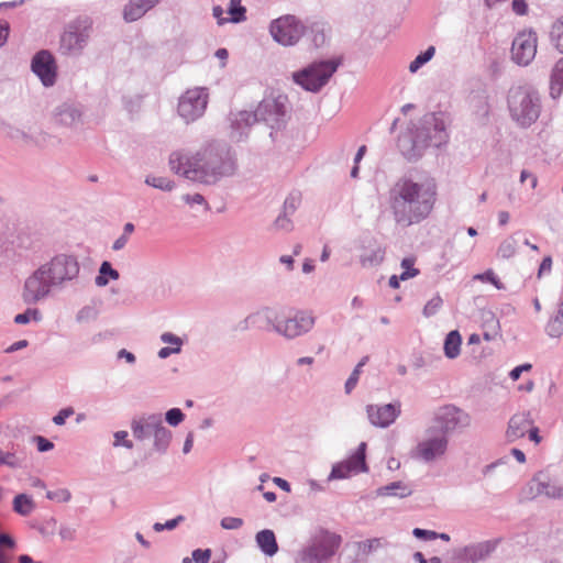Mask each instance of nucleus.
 I'll use <instances>...</instances> for the list:
<instances>
[{
  "label": "nucleus",
  "instance_id": "18",
  "mask_svg": "<svg viewBox=\"0 0 563 563\" xmlns=\"http://www.w3.org/2000/svg\"><path fill=\"white\" fill-rule=\"evenodd\" d=\"M365 451L366 443H360L358 448L356 449L353 455H351L347 460L339 462L332 466L328 479H344L347 478L351 474L366 472L367 465L365 462Z\"/></svg>",
  "mask_w": 563,
  "mask_h": 563
},
{
  "label": "nucleus",
  "instance_id": "38",
  "mask_svg": "<svg viewBox=\"0 0 563 563\" xmlns=\"http://www.w3.org/2000/svg\"><path fill=\"white\" fill-rule=\"evenodd\" d=\"M416 257L408 256L402 258L400 263V267L402 268V273L399 275V278L405 282L410 278H413L419 275L420 271L415 267Z\"/></svg>",
  "mask_w": 563,
  "mask_h": 563
},
{
  "label": "nucleus",
  "instance_id": "55",
  "mask_svg": "<svg viewBox=\"0 0 563 563\" xmlns=\"http://www.w3.org/2000/svg\"><path fill=\"white\" fill-rule=\"evenodd\" d=\"M243 525V520L236 517H224L221 520V527L227 530H235L241 528Z\"/></svg>",
  "mask_w": 563,
  "mask_h": 563
},
{
  "label": "nucleus",
  "instance_id": "25",
  "mask_svg": "<svg viewBox=\"0 0 563 563\" xmlns=\"http://www.w3.org/2000/svg\"><path fill=\"white\" fill-rule=\"evenodd\" d=\"M385 247H383L377 241L371 240L367 246H363L362 253L360 254V263L363 267H377L385 258Z\"/></svg>",
  "mask_w": 563,
  "mask_h": 563
},
{
  "label": "nucleus",
  "instance_id": "8",
  "mask_svg": "<svg viewBox=\"0 0 563 563\" xmlns=\"http://www.w3.org/2000/svg\"><path fill=\"white\" fill-rule=\"evenodd\" d=\"M449 134L445 123L435 113L426 114L419 122L413 135V148L420 151L428 146L440 147L448 143Z\"/></svg>",
  "mask_w": 563,
  "mask_h": 563
},
{
  "label": "nucleus",
  "instance_id": "3",
  "mask_svg": "<svg viewBox=\"0 0 563 563\" xmlns=\"http://www.w3.org/2000/svg\"><path fill=\"white\" fill-rule=\"evenodd\" d=\"M80 265L77 256L59 253L42 264L24 282L22 298L27 305L46 299L53 289H62L78 278Z\"/></svg>",
  "mask_w": 563,
  "mask_h": 563
},
{
  "label": "nucleus",
  "instance_id": "50",
  "mask_svg": "<svg viewBox=\"0 0 563 563\" xmlns=\"http://www.w3.org/2000/svg\"><path fill=\"white\" fill-rule=\"evenodd\" d=\"M165 419L168 424L176 427L185 419V415L179 408H172L165 413Z\"/></svg>",
  "mask_w": 563,
  "mask_h": 563
},
{
  "label": "nucleus",
  "instance_id": "13",
  "mask_svg": "<svg viewBox=\"0 0 563 563\" xmlns=\"http://www.w3.org/2000/svg\"><path fill=\"white\" fill-rule=\"evenodd\" d=\"M316 323V317L308 310H296L292 314L275 324V333L286 340H295L309 333Z\"/></svg>",
  "mask_w": 563,
  "mask_h": 563
},
{
  "label": "nucleus",
  "instance_id": "46",
  "mask_svg": "<svg viewBox=\"0 0 563 563\" xmlns=\"http://www.w3.org/2000/svg\"><path fill=\"white\" fill-rule=\"evenodd\" d=\"M46 498L56 503H68L71 498V494L67 488H59L56 490H48Z\"/></svg>",
  "mask_w": 563,
  "mask_h": 563
},
{
  "label": "nucleus",
  "instance_id": "31",
  "mask_svg": "<svg viewBox=\"0 0 563 563\" xmlns=\"http://www.w3.org/2000/svg\"><path fill=\"white\" fill-rule=\"evenodd\" d=\"M306 33L317 48L322 47L328 41V29L323 22H313L306 26Z\"/></svg>",
  "mask_w": 563,
  "mask_h": 563
},
{
  "label": "nucleus",
  "instance_id": "48",
  "mask_svg": "<svg viewBox=\"0 0 563 563\" xmlns=\"http://www.w3.org/2000/svg\"><path fill=\"white\" fill-rule=\"evenodd\" d=\"M442 303L443 300L439 295L432 297L423 308V316L427 318L434 316L441 308Z\"/></svg>",
  "mask_w": 563,
  "mask_h": 563
},
{
  "label": "nucleus",
  "instance_id": "30",
  "mask_svg": "<svg viewBox=\"0 0 563 563\" xmlns=\"http://www.w3.org/2000/svg\"><path fill=\"white\" fill-rule=\"evenodd\" d=\"M412 494V488L404 482H393L388 485L382 486L376 489L377 496H395L399 498L408 497Z\"/></svg>",
  "mask_w": 563,
  "mask_h": 563
},
{
  "label": "nucleus",
  "instance_id": "40",
  "mask_svg": "<svg viewBox=\"0 0 563 563\" xmlns=\"http://www.w3.org/2000/svg\"><path fill=\"white\" fill-rule=\"evenodd\" d=\"M517 241L514 236L505 239L497 250V255L504 260H508L516 254Z\"/></svg>",
  "mask_w": 563,
  "mask_h": 563
},
{
  "label": "nucleus",
  "instance_id": "19",
  "mask_svg": "<svg viewBox=\"0 0 563 563\" xmlns=\"http://www.w3.org/2000/svg\"><path fill=\"white\" fill-rule=\"evenodd\" d=\"M32 71L40 78L45 87H52L57 78V65L55 57L47 49L37 52L31 62Z\"/></svg>",
  "mask_w": 563,
  "mask_h": 563
},
{
  "label": "nucleus",
  "instance_id": "45",
  "mask_svg": "<svg viewBox=\"0 0 563 563\" xmlns=\"http://www.w3.org/2000/svg\"><path fill=\"white\" fill-rule=\"evenodd\" d=\"M0 465L18 468L22 465V459L13 452H4L0 450Z\"/></svg>",
  "mask_w": 563,
  "mask_h": 563
},
{
  "label": "nucleus",
  "instance_id": "26",
  "mask_svg": "<svg viewBox=\"0 0 563 563\" xmlns=\"http://www.w3.org/2000/svg\"><path fill=\"white\" fill-rule=\"evenodd\" d=\"M53 118L56 124L71 128L80 122L81 111L73 104L63 103L55 108Z\"/></svg>",
  "mask_w": 563,
  "mask_h": 563
},
{
  "label": "nucleus",
  "instance_id": "42",
  "mask_svg": "<svg viewBox=\"0 0 563 563\" xmlns=\"http://www.w3.org/2000/svg\"><path fill=\"white\" fill-rule=\"evenodd\" d=\"M99 310L91 305L84 306L76 314L78 323H87L97 320Z\"/></svg>",
  "mask_w": 563,
  "mask_h": 563
},
{
  "label": "nucleus",
  "instance_id": "27",
  "mask_svg": "<svg viewBox=\"0 0 563 563\" xmlns=\"http://www.w3.org/2000/svg\"><path fill=\"white\" fill-rule=\"evenodd\" d=\"M159 0H130L123 10V19L126 22H134L141 19L146 12L153 9Z\"/></svg>",
  "mask_w": 563,
  "mask_h": 563
},
{
  "label": "nucleus",
  "instance_id": "10",
  "mask_svg": "<svg viewBox=\"0 0 563 563\" xmlns=\"http://www.w3.org/2000/svg\"><path fill=\"white\" fill-rule=\"evenodd\" d=\"M5 133L12 142L25 147L46 148L59 143V140L36 124L9 125Z\"/></svg>",
  "mask_w": 563,
  "mask_h": 563
},
{
  "label": "nucleus",
  "instance_id": "59",
  "mask_svg": "<svg viewBox=\"0 0 563 563\" xmlns=\"http://www.w3.org/2000/svg\"><path fill=\"white\" fill-rule=\"evenodd\" d=\"M210 558H211L210 549H206V550L197 549L192 552V560L196 563H208Z\"/></svg>",
  "mask_w": 563,
  "mask_h": 563
},
{
  "label": "nucleus",
  "instance_id": "63",
  "mask_svg": "<svg viewBox=\"0 0 563 563\" xmlns=\"http://www.w3.org/2000/svg\"><path fill=\"white\" fill-rule=\"evenodd\" d=\"M15 541L13 538L7 533H0V550H2L4 553H7L3 548L8 549H14Z\"/></svg>",
  "mask_w": 563,
  "mask_h": 563
},
{
  "label": "nucleus",
  "instance_id": "12",
  "mask_svg": "<svg viewBox=\"0 0 563 563\" xmlns=\"http://www.w3.org/2000/svg\"><path fill=\"white\" fill-rule=\"evenodd\" d=\"M269 32L277 43L292 46L306 34V25L296 15L285 14L271 22Z\"/></svg>",
  "mask_w": 563,
  "mask_h": 563
},
{
  "label": "nucleus",
  "instance_id": "56",
  "mask_svg": "<svg viewBox=\"0 0 563 563\" xmlns=\"http://www.w3.org/2000/svg\"><path fill=\"white\" fill-rule=\"evenodd\" d=\"M412 534L416 538L421 539V540H426V541L438 539V532L432 531V530L421 529V528H415L412 530Z\"/></svg>",
  "mask_w": 563,
  "mask_h": 563
},
{
  "label": "nucleus",
  "instance_id": "15",
  "mask_svg": "<svg viewBox=\"0 0 563 563\" xmlns=\"http://www.w3.org/2000/svg\"><path fill=\"white\" fill-rule=\"evenodd\" d=\"M254 113L256 122H264L272 130H280L287 120L286 97L263 99Z\"/></svg>",
  "mask_w": 563,
  "mask_h": 563
},
{
  "label": "nucleus",
  "instance_id": "54",
  "mask_svg": "<svg viewBox=\"0 0 563 563\" xmlns=\"http://www.w3.org/2000/svg\"><path fill=\"white\" fill-rule=\"evenodd\" d=\"M161 341L166 344H172V347H179V352L181 351V345L184 343L179 336L175 335L172 332H164L161 335Z\"/></svg>",
  "mask_w": 563,
  "mask_h": 563
},
{
  "label": "nucleus",
  "instance_id": "2",
  "mask_svg": "<svg viewBox=\"0 0 563 563\" xmlns=\"http://www.w3.org/2000/svg\"><path fill=\"white\" fill-rule=\"evenodd\" d=\"M438 199L435 179L424 174H409L398 178L388 192V205L394 221L410 227L429 218Z\"/></svg>",
  "mask_w": 563,
  "mask_h": 563
},
{
  "label": "nucleus",
  "instance_id": "14",
  "mask_svg": "<svg viewBox=\"0 0 563 563\" xmlns=\"http://www.w3.org/2000/svg\"><path fill=\"white\" fill-rule=\"evenodd\" d=\"M471 424V416L454 405L440 407L433 417V424L438 432L445 437L456 431H461Z\"/></svg>",
  "mask_w": 563,
  "mask_h": 563
},
{
  "label": "nucleus",
  "instance_id": "17",
  "mask_svg": "<svg viewBox=\"0 0 563 563\" xmlns=\"http://www.w3.org/2000/svg\"><path fill=\"white\" fill-rule=\"evenodd\" d=\"M538 37L533 31H523L516 35L511 45V58L520 66H528L536 57Z\"/></svg>",
  "mask_w": 563,
  "mask_h": 563
},
{
  "label": "nucleus",
  "instance_id": "62",
  "mask_svg": "<svg viewBox=\"0 0 563 563\" xmlns=\"http://www.w3.org/2000/svg\"><path fill=\"white\" fill-rule=\"evenodd\" d=\"M34 441L37 444V450L40 452H47V451H49V450H52L54 448L53 442H51L49 440L45 439L44 437L35 435L34 437Z\"/></svg>",
  "mask_w": 563,
  "mask_h": 563
},
{
  "label": "nucleus",
  "instance_id": "1",
  "mask_svg": "<svg viewBox=\"0 0 563 563\" xmlns=\"http://www.w3.org/2000/svg\"><path fill=\"white\" fill-rule=\"evenodd\" d=\"M170 170L190 181L212 186L236 172V161L228 145L210 142L196 152L175 151L169 155Z\"/></svg>",
  "mask_w": 563,
  "mask_h": 563
},
{
  "label": "nucleus",
  "instance_id": "9",
  "mask_svg": "<svg viewBox=\"0 0 563 563\" xmlns=\"http://www.w3.org/2000/svg\"><path fill=\"white\" fill-rule=\"evenodd\" d=\"M338 67L339 62L335 60L314 62L301 70L292 73L291 77L302 89L318 92L328 84Z\"/></svg>",
  "mask_w": 563,
  "mask_h": 563
},
{
  "label": "nucleus",
  "instance_id": "49",
  "mask_svg": "<svg viewBox=\"0 0 563 563\" xmlns=\"http://www.w3.org/2000/svg\"><path fill=\"white\" fill-rule=\"evenodd\" d=\"M299 205H300V195L299 194H290L284 202L283 212L291 216L297 210Z\"/></svg>",
  "mask_w": 563,
  "mask_h": 563
},
{
  "label": "nucleus",
  "instance_id": "6",
  "mask_svg": "<svg viewBox=\"0 0 563 563\" xmlns=\"http://www.w3.org/2000/svg\"><path fill=\"white\" fill-rule=\"evenodd\" d=\"M133 437L139 441L153 440V450L165 454L169 448L173 433L164 426L161 413H151L133 419L131 422Z\"/></svg>",
  "mask_w": 563,
  "mask_h": 563
},
{
  "label": "nucleus",
  "instance_id": "24",
  "mask_svg": "<svg viewBox=\"0 0 563 563\" xmlns=\"http://www.w3.org/2000/svg\"><path fill=\"white\" fill-rule=\"evenodd\" d=\"M532 423L529 412H519L514 415L509 420L508 429L506 431L507 440L515 442L525 437Z\"/></svg>",
  "mask_w": 563,
  "mask_h": 563
},
{
  "label": "nucleus",
  "instance_id": "4",
  "mask_svg": "<svg viewBox=\"0 0 563 563\" xmlns=\"http://www.w3.org/2000/svg\"><path fill=\"white\" fill-rule=\"evenodd\" d=\"M507 101L511 119L520 126L528 128L538 120L541 100L539 93L531 87L510 88Z\"/></svg>",
  "mask_w": 563,
  "mask_h": 563
},
{
  "label": "nucleus",
  "instance_id": "21",
  "mask_svg": "<svg viewBox=\"0 0 563 563\" xmlns=\"http://www.w3.org/2000/svg\"><path fill=\"white\" fill-rule=\"evenodd\" d=\"M531 497L563 498V483L548 473L539 472L529 483Z\"/></svg>",
  "mask_w": 563,
  "mask_h": 563
},
{
  "label": "nucleus",
  "instance_id": "29",
  "mask_svg": "<svg viewBox=\"0 0 563 563\" xmlns=\"http://www.w3.org/2000/svg\"><path fill=\"white\" fill-rule=\"evenodd\" d=\"M257 547L261 549V551L268 555L273 556L278 551V544L276 541V537L273 530L264 529L256 533L255 537Z\"/></svg>",
  "mask_w": 563,
  "mask_h": 563
},
{
  "label": "nucleus",
  "instance_id": "28",
  "mask_svg": "<svg viewBox=\"0 0 563 563\" xmlns=\"http://www.w3.org/2000/svg\"><path fill=\"white\" fill-rule=\"evenodd\" d=\"M256 122V115L254 112L240 111L232 114L231 128L232 136L238 141H241L246 135V130Z\"/></svg>",
  "mask_w": 563,
  "mask_h": 563
},
{
  "label": "nucleus",
  "instance_id": "58",
  "mask_svg": "<svg viewBox=\"0 0 563 563\" xmlns=\"http://www.w3.org/2000/svg\"><path fill=\"white\" fill-rule=\"evenodd\" d=\"M361 371L362 369L355 367L353 369V372L351 373L350 377L347 378V380L345 383V393L346 394H350L357 385V382H358V378L361 375Z\"/></svg>",
  "mask_w": 563,
  "mask_h": 563
},
{
  "label": "nucleus",
  "instance_id": "57",
  "mask_svg": "<svg viewBox=\"0 0 563 563\" xmlns=\"http://www.w3.org/2000/svg\"><path fill=\"white\" fill-rule=\"evenodd\" d=\"M74 409L71 407L64 408L58 411L56 416L53 417V422L56 426H63L65 424V421L67 418L74 415Z\"/></svg>",
  "mask_w": 563,
  "mask_h": 563
},
{
  "label": "nucleus",
  "instance_id": "34",
  "mask_svg": "<svg viewBox=\"0 0 563 563\" xmlns=\"http://www.w3.org/2000/svg\"><path fill=\"white\" fill-rule=\"evenodd\" d=\"M36 508V505L31 496L26 494H19L13 498V510L20 516L26 517L31 515Z\"/></svg>",
  "mask_w": 563,
  "mask_h": 563
},
{
  "label": "nucleus",
  "instance_id": "23",
  "mask_svg": "<svg viewBox=\"0 0 563 563\" xmlns=\"http://www.w3.org/2000/svg\"><path fill=\"white\" fill-rule=\"evenodd\" d=\"M493 550L494 545L490 542H482L465 547L464 549L454 552L452 563H476L486 559Z\"/></svg>",
  "mask_w": 563,
  "mask_h": 563
},
{
  "label": "nucleus",
  "instance_id": "53",
  "mask_svg": "<svg viewBox=\"0 0 563 563\" xmlns=\"http://www.w3.org/2000/svg\"><path fill=\"white\" fill-rule=\"evenodd\" d=\"M126 438H128V432H126V431H123V430H121V431H117V432L114 433V442H113V445H114V446H120V445H122V446H124V448H126V449H130V450H131V449H133V442H132V441H130V440H128Z\"/></svg>",
  "mask_w": 563,
  "mask_h": 563
},
{
  "label": "nucleus",
  "instance_id": "37",
  "mask_svg": "<svg viewBox=\"0 0 563 563\" xmlns=\"http://www.w3.org/2000/svg\"><path fill=\"white\" fill-rule=\"evenodd\" d=\"M145 184L163 191H172L176 187L175 181L170 178L155 175L146 176Z\"/></svg>",
  "mask_w": 563,
  "mask_h": 563
},
{
  "label": "nucleus",
  "instance_id": "39",
  "mask_svg": "<svg viewBox=\"0 0 563 563\" xmlns=\"http://www.w3.org/2000/svg\"><path fill=\"white\" fill-rule=\"evenodd\" d=\"M228 13L231 15L230 22L240 23L246 20V9L241 0H230Z\"/></svg>",
  "mask_w": 563,
  "mask_h": 563
},
{
  "label": "nucleus",
  "instance_id": "22",
  "mask_svg": "<svg viewBox=\"0 0 563 563\" xmlns=\"http://www.w3.org/2000/svg\"><path fill=\"white\" fill-rule=\"evenodd\" d=\"M278 311L273 307H262L256 311L246 316L240 323L241 331L250 329L273 330L275 332V324L278 322Z\"/></svg>",
  "mask_w": 563,
  "mask_h": 563
},
{
  "label": "nucleus",
  "instance_id": "5",
  "mask_svg": "<svg viewBox=\"0 0 563 563\" xmlns=\"http://www.w3.org/2000/svg\"><path fill=\"white\" fill-rule=\"evenodd\" d=\"M341 542V536L321 529L298 551L295 563H328L335 555Z\"/></svg>",
  "mask_w": 563,
  "mask_h": 563
},
{
  "label": "nucleus",
  "instance_id": "51",
  "mask_svg": "<svg viewBox=\"0 0 563 563\" xmlns=\"http://www.w3.org/2000/svg\"><path fill=\"white\" fill-rule=\"evenodd\" d=\"M476 279L492 283L497 289H504L505 286L500 283L496 274L492 269H487L483 274L475 276Z\"/></svg>",
  "mask_w": 563,
  "mask_h": 563
},
{
  "label": "nucleus",
  "instance_id": "11",
  "mask_svg": "<svg viewBox=\"0 0 563 563\" xmlns=\"http://www.w3.org/2000/svg\"><path fill=\"white\" fill-rule=\"evenodd\" d=\"M448 448V437L438 432L435 427H428L424 430V437L415 446L412 456L424 463H432L442 459L446 454Z\"/></svg>",
  "mask_w": 563,
  "mask_h": 563
},
{
  "label": "nucleus",
  "instance_id": "20",
  "mask_svg": "<svg viewBox=\"0 0 563 563\" xmlns=\"http://www.w3.org/2000/svg\"><path fill=\"white\" fill-rule=\"evenodd\" d=\"M368 421L377 428H388L401 413V404L396 400L386 405H367L365 407Z\"/></svg>",
  "mask_w": 563,
  "mask_h": 563
},
{
  "label": "nucleus",
  "instance_id": "36",
  "mask_svg": "<svg viewBox=\"0 0 563 563\" xmlns=\"http://www.w3.org/2000/svg\"><path fill=\"white\" fill-rule=\"evenodd\" d=\"M119 277V272L114 269L109 262L104 261L99 267V275L96 277L95 283L98 287H104L109 283L108 278L117 280Z\"/></svg>",
  "mask_w": 563,
  "mask_h": 563
},
{
  "label": "nucleus",
  "instance_id": "61",
  "mask_svg": "<svg viewBox=\"0 0 563 563\" xmlns=\"http://www.w3.org/2000/svg\"><path fill=\"white\" fill-rule=\"evenodd\" d=\"M58 534L62 540L74 541L76 539V529L69 526H60Z\"/></svg>",
  "mask_w": 563,
  "mask_h": 563
},
{
  "label": "nucleus",
  "instance_id": "35",
  "mask_svg": "<svg viewBox=\"0 0 563 563\" xmlns=\"http://www.w3.org/2000/svg\"><path fill=\"white\" fill-rule=\"evenodd\" d=\"M547 333L551 338H560L563 333V299L559 303L558 312L547 324Z\"/></svg>",
  "mask_w": 563,
  "mask_h": 563
},
{
  "label": "nucleus",
  "instance_id": "52",
  "mask_svg": "<svg viewBox=\"0 0 563 563\" xmlns=\"http://www.w3.org/2000/svg\"><path fill=\"white\" fill-rule=\"evenodd\" d=\"M183 200L187 203V205H201L205 207V210H209L210 207H209V203L206 201L205 197L200 194H194V195H184L183 196Z\"/></svg>",
  "mask_w": 563,
  "mask_h": 563
},
{
  "label": "nucleus",
  "instance_id": "64",
  "mask_svg": "<svg viewBox=\"0 0 563 563\" xmlns=\"http://www.w3.org/2000/svg\"><path fill=\"white\" fill-rule=\"evenodd\" d=\"M532 367L531 364L529 363H526V364H522V365H519L517 367H515L510 373H509V376L512 380H517L519 379L520 375L522 374V372H528L530 371Z\"/></svg>",
  "mask_w": 563,
  "mask_h": 563
},
{
  "label": "nucleus",
  "instance_id": "47",
  "mask_svg": "<svg viewBox=\"0 0 563 563\" xmlns=\"http://www.w3.org/2000/svg\"><path fill=\"white\" fill-rule=\"evenodd\" d=\"M384 547L383 539L375 538L368 539L360 543V551L363 554H369L374 551H377L379 548Z\"/></svg>",
  "mask_w": 563,
  "mask_h": 563
},
{
  "label": "nucleus",
  "instance_id": "41",
  "mask_svg": "<svg viewBox=\"0 0 563 563\" xmlns=\"http://www.w3.org/2000/svg\"><path fill=\"white\" fill-rule=\"evenodd\" d=\"M435 53L434 46H429L424 52H421L409 65V71L416 73L420 69L424 64H427Z\"/></svg>",
  "mask_w": 563,
  "mask_h": 563
},
{
  "label": "nucleus",
  "instance_id": "32",
  "mask_svg": "<svg viewBox=\"0 0 563 563\" xmlns=\"http://www.w3.org/2000/svg\"><path fill=\"white\" fill-rule=\"evenodd\" d=\"M461 344L462 336L460 332L457 330L450 331L444 340V355L450 360L456 358L461 352Z\"/></svg>",
  "mask_w": 563,
  "mask_h": 563
},
{
  "label": "nucleus",
  "instance_id": "16",
  "mask_svg": "<svg viewBox=\"0 0 563 563\" xmlns=\"http://www.w3.org/2000/svg\"><path fill=\"white\" fill-rule=\"evenodd\" d=\"M208 91L206 88L197 87L188 89L178 102V113L187 122L199 119L206 111L208 104Z\"/></svg>",
  "mask_w": 563,
  "mask_h": 563
},
{
  "label": "nucleus",
  "instance_id": "33",
  "mask_svg": "<svg viewBox=\"0 0 563 563\" xmlns=\"http://www.w3.org/2000/svg\"><path fill=\"white\" fill-rule=\"evenodd\" d=\"M563 91V58L555 64L550 78V95L553 99L561 96Z\"/></svg>",
  "mask_w": 563,
  "mask_h": 563
},
{
  "label": "nucleus",
  "instance_id": "44",
  "mask_svg": "<svg viewBox=\"0 0 563 563\" xmlns=\"http://www.w3.org/2000/svg\"><path fill=\"white\" fill-rule=\"evenodd\" d=\"M550 36L556 49L563 53V22L561 20L552 25Z\"/></svg>",
  "mask_w": 563,
  "mask_h": 563
},
{
  "label": "nucleus",
  "instance_id": "43",
  "mask_svg": "<svg viewBox=\"0 0 563 563\" xmlns=\"http://www.w3.org/2000/svg\"><path fill=\"white\" fill-rule=\"evenodd\" d=\"M30 320L36 322L42 320V313L36 308H27L23 313H19L14 317V322L18 324H26Z\"/></svg>",
  "mask_w": 563,
  "mask_h": 563
},
{
  "label": "nucleus",
  "instance_id": "60",
  "mask_svg": "<svg viewBox=\"0 0 563 563\" xmlns=\"http://www.w3.org/2000/svg\"><path fill=\"white\" fill-rule=\"evenodd\" d=\"M290 214H286L283 212L275 221V227L279 230L290 231L292 228L291 221L289 219Z\"/></svg>",
  "mask_w": 563,
  "mask_h": 563
},
{
  "label": "nucleus",
  "instance_id": "7",
  "mask_svg": "<svg viewBox=\"0 0 563 563\" xmlns=\"http://www.w3.org/2000/svg\"><path fill=\"white\" fill-rule=\"evenodd\" d=\"M92 31L93 21L89 16L70 21L60 35L59 52L67 56H80L88 46Z\"/></svg>",
  "mask_w": 563,
  "mask_h": 563
}]
</instances>
